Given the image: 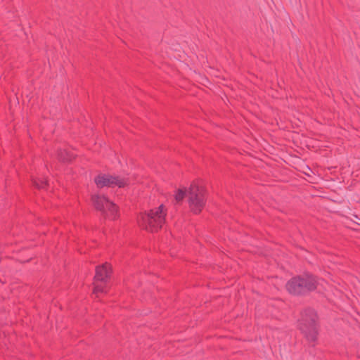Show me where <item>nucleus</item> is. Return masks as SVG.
Masks as SVG:
<instances>
[{
  "instance_id": "11",
  "label": "nucleus",
  "mask_w": 360,
  "mask_h": 360,
  "mask_svg": "<svg viewBox=\"0 0 360 360\" xmlns=\"http://www.w3.org/2000/svg\"><path fill=\"white\" fill-rule=\"evenodd\" d=\"M60 156L61 160L63 161H68L70 160V158L68 157H65V155H63V154L62 153L60 154Z\"/></svg>"
},
{
  "instance_id": "6",
  "label": "nucleus",
  "mask_w": 360,
  "mask_h": 360,
  "mask_svg": "<svg viewBox=\"0 0 360 360\" xmlns=\"http://www.w3.org/2000/svg\"><path fill=\"white\" fill-rule=\"evenodd\" d=\"M287 290L294 295H298L304 291V280L300 277L293 278L286 284Z\"/></svg>"
},
{
  "instance_id": "3",
  "label": "nucleus",
  "mask_w": 360,
  "mask_h": 360,
  "mask_svg": "<svg viewBox=\"0 0 360 360\" xmlns=\"http://www.w3.org/2000/svg\"><path fill=\"white\" fill-rule=\"evenodd\" d=\"M188 201L191 211L199 214L205 206V188L197 184H191Z\"/></svg>"
},
{
  "instance_id": "9",
  "label": "nucleus",
  "mask_w": 360,
  "mask_h": 360,
  "mask_svg": "<svg viewBox=\"0 0 360 360\" xmlns=\"http://www.w3.org/2000/svg\"><path fill=\"white\" fill-rule=\"evenodd\" d=\"M186 189L185 188H179L175 194H174V198L176 202H181L184 198L185 197L186 194Z\"/></svg>"
},
{
  "instance_id": "2",
  "label": "nucleus",
  "mask_w": 360,
  "mask_h": 360,
  "mask_svg": "<svg viewBox=\"0 0 360 360\" xmlns=\"http://www.w3.org/2000/svg\"><path fill=\"white\" fill-rule=\"evenodd\" d=\"M92 202L96 210L101 212L105 218L114 220L117 217V207L107 197L103 195L92 196Z\"/></svg>"
},
{
  "instance_id": "10",
  "label": "nucleus",
  "mask_w": 360,
  "mask_h": 360,
  "mask_svg": "<svg viewBox=\"0 0 360 360\" xmlns=\"http://www.w3.org/2000/svg\"><path fill=\"white\" fill-rule=\"evenodd\" d=\"M98 282H94V293L98 296L99 292H104V289L102 286H101Z\"/></svg>"
},
{
  "instance_id": "1",
  "label": "nucleus",
  "mask_w": 360,
  "mask_h": 360,
  "mask_svg": "<svg viewBox=\"0 0 360 360\" xmlns=\"http://www.w3.org/2000/svg\"><path fill=\"white\" fill-rule=\"evenodd\" d=\"M166 210L165 206L161 205L158 208L150 210V212L142 214L138 222L144 229L154 232L158 230L165 222Z\"/></svg>"
},
{
  "instance_id": "4",
  "label": "nucleus",
  "mask_w": 360,
  "mask_h": 360,
  "mask_svg": "<svg viewBox=\"0 0 360 360\" xmlns=\"http://www.w3.org/2000/svg\"><path fill=\"white\" fill-rule=\"evenodd\" d=\"M94 181L98 188L114 186L124 187L127 184L126 179L109 174H99L95 178Z\"/></svg>"
},
{
  "instance_id": "8",
  "label": "nucleus",
  "mask_w": 360,
  "mask_h": 360,
  "mask_svg": "<svg viewBox=\"0 0 360 360\" xmlns=\"http://www.w3.org/2000/svg\"><path fill=\"white\" fill-rule=\"evenodd\" d=\"M304 280V290H311L316 288V281L312 276H307L305 278H302Z\"/></svg>"
},
{
  "instance_id": "12",
  "label": "nucleus",
  "mask_w": 360,
  "mask_h": 360,
  "mask_svg": "<svg viewBox=\"0 0 360 360\" xmlns=\"http://www.w3.org/2000/svg\"><path fill=\"white\" fill-rule=\"evenodd\" d=\"M34 184L38 187H41V184L38 182H34Z\"/></svg>"
},
{
  "instance_id": "7",
  "label": "nucleus",
  "mask_w": 360,
  "mask_h": 360,
  "mask_svg": "<svg viewBox=\"0 0 360 360\" xmlns=\"http://www.w3.org/2000/svg\"><path fill=\"white\" fill-rule=\"evenodd\" d=\"M110 273V267L108 264H104L99 266L96 269V275L94 276L95 282H104L109 276Z\"/></svg>"
},
{
  "instance_id": "5",
  "label": "nucleus",
  "mask_w": 360,
  "mask_h": 360,
  "mask_svg": "<svg viewBox=\"0 0 360 360\" xmlns=\"http://www.w3.org/2000/svg\"><path fill=\"white\" fill-rule=\"evenodd\" d=\"M315 323L314 316L311 319H304L301 323L300 330L309 341H314L316 339L317 328Z\"/></svg>"
}]
</instances>
